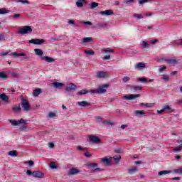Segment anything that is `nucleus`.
Instances as JSON below:
<instances>
[{
	"instance_id": "nucleus-4",
	"label": "nucleus",
	"mask_w": 182,
	"mask_h": 182,
	"mask_svg": "<svg viewBox=\"0 0 182 182\" xmlns=\"http://www.w3.org/2000/svg\"><path fill=\"white\" fill-rule=\"evenodd\" d=\"M9 122L11 123L12 126H18V124H23V126H26V124H28V121L22 118L20 119L18 122L12 119H10Z\"/></svg>"
},
{
	"instance_id": "nucleus-40",
	"label": "nucleus",
	"mask_w": 182,
	"mask_h": 182,
	"mask_svg": "<svg viewBox=\"0 0 182 182\" xmlns=\"http://www.w3.org/2000/svg\"><path fill=\"white\" fill-rule=\"evenodd\" d=\"M7 78H8V75H6L5 73L0 72V79H7Z\"/></svg>"
},
{
	"instance_id": "nucleus-50",
	"label": "nucleus",
	"mask_w": 182,
	"mask_h": 182,
	"mask_svg": "<svg viewBox=\"0 0 182 182\" xmlns=\"http://www.w3.org/2000/svg\"><path fill=\"white\" fill-rule=\"evenodd\" d=\"M181 147H182V144L179 145V147L174 148L173 150L174 151H180L181 150Z\"/></svg>"
},
{
	"instance_id": "nucleus-35",
	"label": "nucleus",
	"mask_w": 182,
	"mask_h": 182,
	"mask_svg": "<svg viewBox=\"0 0 182 182\" xmlns=\"http://www.w3.org/2000/svg\"><path fill=\"white\" fill-rule=\"evenodd\" d=\"M49 166H50V168H52L53 170L55 168H58V165L55 162H50Z\"/></svg>"
},
{
	"instance_id": "nucleus-38",
	"label": "nucleus",
	"mask_w": 182,
	"mask_h": 182,
	"mask_svg": "<svg viewBox=\"0 0 182 182\" xmlns=\"http://www.w3.org/2000/svg\"><path fill=\"white\" fill-rule=\"evenodd\" d=\"M134 18H136L137 19H143V15L140 14H134Z\"/></svg>"
},
{
	"instance_id": "nucleus-43",
	"label": "nucleus",
	"mask_w": 182,
	"mask_h": 182,
	"mask_svg": "<svg viewBox=\"0 0 182 182\" xmlns=\"http://www.w3.org/2000/svg\"><path fill=\"white\" fill-rule=\"evenodd\" d=\"M173 172L176 173V174H182V168L174 169Z\"/></svg>"
},
{
	"instance_id": "nucleus-9",
	"label": "nucleus",
	"mask_w": 182,
	"mask_h": 182,
	"mask_svg": "<svg viewBox=\"0 0 182 182\" xmlns=\"http://www.w3.org/2000/svg\"><path fill=\"white\" fill-rule=\"evenodd\" d=\"M136 97H140V94L123 96V99H124L125 100H133L136 99Z\"/></svg>"
},
{
	"instance_id": "nucleus-12",
	"label": "nucleus",
	"mask_w": 182,
	"mask_h": 182,
	"mask_svg": "<svg viewBox=\"0 0 182 182\" xmlns=\"http://www.w3.org/2000/svg\"><path fill=\"white\" fill-rule=\"evenodd\" d=\"M101 161L104 163L105 166H112V159L110 158L105 157L101 159Z\"/></svg>"
},
{
	"instance_id": "nucleus-46",
	"label": "nucleus",
	"mask_w": 182,
	"mask_h": 182,
	"mask_svg": "<svg viewBox=\"0 0 182 182\" xmlns=\"http://www.w3.org/2000/svg\"><path fill=\"white\" fill-rule=\"evenodd\" d=\"M82 25H88L90 26H92V25H93V23H92L90 21H83Z\"/></svg>"
},
{
	"instance_id": "nucleus-33",
	"label": "nucleus",
	"mask_w": 182,
	"mask_h": 182,
	"mask_svg": "<svg viewBox=\"0 0 182 182\" xmlns=\"http://www.w3.org/2000/svg\"><path fill=\"white\" fill-rule=\"evenodd\" d=\"M123 4H124L127 6H129L131 4H134V0H124Z\"/></svg>"
},
{
	"instance_id": "nucleus-8",
	"label": "nucleus",
	"mask_w": 182,
	"mask_h": 182,
	"mask_svg": "<svg viewBox=\"0 0 182 182\" xmlns=\"http://www.w3.org/2000/svg\"><path fill=\"white\" fill-rule=\"evenodd\" d=\"M79 173H80V171L76 168H70L68 172V176H76L77 174H79Z\"/></svg>"
},
{
	"instance_id": "nucleus-54",
	"label": "nucleus",
	"mask_w": 182,
	"mask_h": 182,
	"mask_svg": "<svg viewBox=\"0 0 182 182\" xmlns=\"http://www.w3.org/2000/svg\"><path fill=\"white\" fill-rule=\"evenodd\" d=\"M48 147L50 149H53L55 147V144L52 142L48 143Z\"/></svg>"
},
{
	"instance_id": "nucleus-16",
	"label": "nucleus",
	"mask_w": 182,
	"mask_h": 182,
	"mask_svg": "<svg viewBox=\"0 0 182 182\" xmlns=\"http://www.w3.org/2000/svg\"><path fill=\"white\" fill-rule=\"evenodd\" d=\"M94 28L96 29H106L107 28V23H97Z\"/></svg>"
},
{
	"instance_id": "nucleus-61",
	"label": "nucleus",
	"mask_w": 182,
	"mask_h": 182,
	"mask_svg": "<svg viewBox=\"0 0 182 182\" xmlns=\"http://www.w3.org/2000/svg\"><path fill=\"white\" fill-rule=\"evenodd\" d=\"M109 59H110V55H105L103 57L104 60H109Z\"/></svg>"
},
{
	"instance_id": "nucleus-23",
	"label": "nucleus",
	"mask_w": 182,
	"mask_h": 182,
	"mask_svg": "<svg viewBox=\"0 0 182 182\" xmlns=\"http://www.w3.org/2000/svg\"><path fill=\"white\" fill-rule=\"evenodd\" d=\"M113 159L116 164H119V163H120V161L122 160V156L115 155L113 156Z\"/></svg>"
},
{
	"instance_id": "nucleus-14",
	"label": "nucleus",
	"mask_w": 182,
	"mask_h": 182,
	"mask_svg": "<svg viewBox=\"0 0 182 182\" xmlns=\"http://www.w3.org/2000/svg\"><path fill=\"white\" fill-rule=\"evenodd\" d=\"M100 15L109 16L110 15H113L114 12L113 10H105L100 11Z\"/></svg>"
},
{
	"instance_id": "nucleus-39",
	"label": "nucleus",
	"mask_w": 182,
	"mask_h": 182,
	"mask_svg": "<svg viewBox=\"0 0 182 182\" xmlns=\"http://www.w3.org/2000/svg\"><path fill=\"white\" fill-rule=\"evenodd\" d=\"M48 119H52L53 117H56V113L55 112H50L48 116Z\"/></svg>"
},
{
	"instance_id": "nucleus-17",
	"label": "nucleus",
	"mask_w": 182,
	"mask_h": 182,
	"mask_svg": "<svg viewBox=\"0 0 182 182\" xmlns=\"http://www.w3.org/2000/svg\"><path fill=\"white\" fill-rule=\"evenodd\" d=\"M77 105L80 106V107H86L87 106H90V103L86 102V101H81V102H77Z\"/></svg>"
},
{
	"instance_id": "nucleus-49",
	"label": "nucleus",
	"mask_w": 182,
	"mask_h": 182,
	"mask_svg": "<svg viewBox=\"0 0 182 182\" xmlns=\"http://www.w3.org/2000/svg\"><path fill=\"white\" fill-rule=\"evenodd\" d=\"M25 163L26 164H30L31 167L35 164V162H33V161H26Z\"/></svg>"
},
{
	"instance_id": "nucleus-25",
	"label": "nucleus",
	"mask_w": 182,
	"mask_h": 182,
	"mask_svg": "<svg viewBox=\"0 0 182 182\" xmlns=\"http://www.w3.org/2000/svg\"><path fill=\"white\" fill-rule=\"evenodd\" d=\"M41 93H42V90L37 88L33 91V95L35 96V97H38Z\"/></svg>"
},
{
	"instance_id": "nucleus-37",
	"label": "nucleus",
	"mask_w": 182,
	"mask_h": 182,
	"mask_svg": "<svg viewBox=\"0 0 182 182\" xmlns=\"http://www.w3.org/2000/svg\"><path fill=\"white\" fill-rule=\"evenodd\" d=\"M99 6V4L96 2L91 3L90 9H95V8H97Z\"/></svg>"
},
{
	"instance_id": "nucleus-64",
	"label": "nucleus",
	"mask_w": 182,
	"mask_h": 182,
	"mask_svg": "<svg viewBox=\"0 0 182 182\" xmlns=\"http://www.w3.org/2000/svg\"><path fill=\"white\" fill-rule=\"evenodd\" d=\"M176 103V105H181L182 103V99L177 100Z\"/></svg>"
},
{
	"instance_id": "nucleus-52",
	"label": "nucleus",
	"mask_w": 182,
	"mask_h": 182,
	"mask_svg": "<svg viewBox=\"0 0 182 182\" xmlns=\"http://www.w3.org/2000/svg\"><path fill=\"white\" fill-rule=\"evenodd\" d=\"M97 166V164H95V163H93V164H89L87 165L88 167H92V168H95V167H96Z\"/></svg>"
},
{
	"instance_id": "nucleus-31",
	"label": "nucleus",
	"mask_w": 182,
	"mask_h": 182,
	"mask_svg": "<svg viewBox=\"0 0 182 182\" xmlns=\"http://www.w3.org/2000/svg\"><path fill=\"white\" fill-rule=\"evenodd\" d=\"M143 87L141 86H132L131 87V90H133V92H136V90H142Z\"/></svg>"
},
{
	"instance_id": "nucleus-51",
	"label": "nucleus",
	"mask_w": 182,
	"mask_h": 182,
	"mask_svg": "<svg viewBox=\"0 0 182 182\" xmlns=\"http://www.w3.org/2000/svg\"><path fill=\"white\" fill-rule=\"evenodd\" d=\"M162 79L165 80L166 82H168L169 77L167 75H163Z\"/></svg>"
},
{
	"instance_id": "nucleus-36",
	"label": "nucleus",
	"mask_w": 182,
	"mask_h": 182,
	"mask_svg": "<svg viewBox=\"0 0 182 182\" xmlns=\"http://www.w3.org/2000/svg\"><path fill=\"white\" fill-rule=\"evenodd\" d=\"M138 82H141L142 83H148L149 80H147L146 78L144 77H139L137 79Z\"/></svg>"
},
{
	"instance_id": "nucleus-42",
	"label": "nucleus",
	"mask_w": 182,
	"mask_h": 182,
	"mask_svg": "<svg viewBox=\"0 0 182 182\" xmlns=\"http://www.w3.org/2000/svg\"><path fill=\"white\" fill-rule=\"evenodd\" d=\"M103 168H94V169H92L90 171V173H95V171H103Z\"/></svg>"
},
{
	"instance_id": "nucleus-56",
	"label": "nucleus",
	"mask_w": 182,
	"mask_h": 182,
	"mask_svg": "<svg viewBox=\"0 0 182 182\" xmlns=\"http://www.w3.org/2000/svg\"><path fill=\"white\" fill-rule=\"evenodd\" d=\"M26 174H27V176H33V172H32V171H31V170H27Z\"/></svg>"
},
{
	"instance_id": "nucleus-6",
	"label": "nucleus",
	"mask_w": 182,
	"mask_h": 182,
	"mask_svg": "<svg viewBox=\"0 0 182 182\" xmlns=\"http://www.w3.org/2000/svg\"><path fill=\"white\" fill-rule=\"evenodd\" d=\"M77 88V86H76V85L70 83L67 85V87H65V92L70 93V92H75V90H76Z\"/></svg>"
},
{
	"instance_id": "nucleus-44",
	"label": "nucleus",
	"mask_w": 182,
	"mask_h": 182,
	"mask_svg": "<svg viewBox=\"0 0 182 182\" xmlns=\"http://www.w3.org/2000/svg\"><path fill=\"white\" fill-rule=\"evenodd\" d=\"M129 80H130V77H128V76H125L122 79V82H124V83H126L127 82H129Z\"/></svg>"
},
{
	"instance_id": "nucleus-60",
	"label": "nucleus",
	"mask_w": 182,
	"mask_h": 182,
	"mask_svg": "<svg viewBox=\"0 0 182 182\" xmlns=\"http://www.w3.org/2000/svg\"><path fill=\"white\" fill-rule=\"evenodd\" d=\"M27 129H28V127H26V126L20 127V128H19L21 132H23L24 130H26Z\"/></svg>"
},
{
	"instance_id": "nucleus-47",
	"label": "nucleus",
	"mask_w": 182,
	"mask_h": 182,
	"mask_svg": "<svg viewBox=\"0 0 182 182\" xmlns=\"http://www.w3.org/2000/svg\"><path fill=\"white\" fill-rule=\"evenodd\" d=\"M149 44H147V42L146 41H142V49H145V48H147Z\"/></svg>"
},
{
	"instance_id": "nucleus-15",
	"label": "nucleus",
	"mask_w": 182,
	"mask_h": 182,
	"mask_svg": "<svg viewBox=\"0 0 182 182\" xmlns=\"http://www.w3.org/2000/svg\"><path fill=\"white\" fill-rule=\"evenodd\" d=\"M33 177H34L35 178H42V177H43V173L39 171H33Z\"/></svg>"
},
{
	"instance_id": "nucleus-29",
	"label": "nucleus",
	"mask_w": 182,
	"mask_h": 182,
	"mask_svg": "<svg viewBox=\"0 0 182 182\" xmlns=\"http://www.w3.org/2000/svg\"><path fill=\"white\" fill-rule=\"evenodd\" d=\"M135 116H144L146 114V112L141 111V110H136L134 112Z\"/></svg>"
},
{
	"instance_id": "nucleus-32",
	"label": "nucleus",
	"mask_w": 182,
	"mask_h": 182,
	"mask_svg": "<svg viewBox=\"0 0 182 182\" xmlns=\"http://www.w3.org/2000/svg\"><path fill=\"white\" fill-rule=\"evenodd\" d=\"M139 106H145V107H153L154 106V103H140Z\"/></svg>"
},
{
	"instance_id": "nucleus-58",
	"label": "nucleus",
	"mask_w": 182,
	"mask_h": 182,
	"mask_svg": "<svg viewBox=\"0 0 182 182\" xmlns=\"http://www.w3.org/2000/svg\"><path fill=\"white\" fill-rule=\"evenodd\" d=\"M83 156H85V157H87V159H90V157H92V154L88 153H84Z\"/></svg>"
},
{
	"instance_id": "nucleus-24",
	"label": "nucleus",
	"mask_w": 182,
	"mask_h": 182,
	"mask_svg": "<svg viewBox=\"0 0 182 182\" xmlns=\"http://www.w3.org/2000/svg\"><path fill=\"white\" fill-rule=\"evenodd\" d=\"M139 169H138L137 166H134V167L128 169V173L129 174H134Z\"/></svg>"
},
{
	"instance_id": "nucleus-20",
	"label": "nucleus",
	"mask_w": 182,
	"mask_h": 182,
	"mask_svg": "<svg viewBox=\"0 0 182 182\" xmlns=\"http://www.w3.org/2000/svg\"><path fill=\"white\" fill-rule=\"evenodd\" d=\"M146 68V64L143 63H139L135 65V69H138L139 70H141Z\"/></svg>"
},
{
	"instance_id": "nucleus-57",
	"label": "nucleus",
	"mask_w": 182,
	"mask_h": 182,
	"mask_svg": "<svg viewBox=\"0 0 182 182\" xmlns=\"http://www.w3.org/2000/svg\"><path fill=\"white\" fill-rule=\"evenodd\" d=\"M114 153H117V154L122 153V149L121 148H118V149H114Z\"/></svg>"
},
{
	"instance_id": "nucleus-22",
	"label": "nucleus",
	"mask_w": 182,
	"mask_h": 182,
	"mask_svg": "<svg viewBox=\"0 0 182 182\" xmlns=\"http://www.w3.org/2000/svg\"><path fill=\"white\" fill-rule=\"evenodd\" d=\"M63 83L62 82H53V87H55V89H62V87H63Z\"/></svg>"
},
{
	"instance_id": "nucleus-26",
	"label": "nucleus",
	"mask_w": 182,
	"mask_h": 182,
	"mask_svg": "<svg viewBox=\"0 0 182 182\" xmlns=\"http://www.w3.org/2000/svg\"><path fill=\"white\" fill-rule=\"evenodd\" d=\"M83 4H86V1L85 0H78L76 2V5L78 8H82L83 6Z\"/></svg>"
},
{
	"instance_id": "nucleus-10",
	"label": "nucleus",
	"mask_w": 182,
	"mask_h": 182,
	"mask_svg": "<svg viewBox=\"0 0 182 182\" xmlns=\"http://www.w3.org/2000/svg\"><path fill=\"white\" fill-rule=\"evenodd\" d=\"M11 55H13V58H16L18 56H23L24 60H29L30 59L28 56H26V53H18L16 52H14V53H11Z\"/></svg>"
},
{
	"instance_id": "nucleus-21",
	"label": "nucleus",
	"mask_w": 182,
	"mask_h": 182,
	"mask_svg": "<svg viewBox=\"0 0 182 182\" xmlns=\"http://www.w3.org/2000/svg\"><path fill=\"white\" fill-rule=\"evenodd\" d=\"M164 112L166 113H173L174 112V109L171 108L169 105H166L163 107Z\"/></svg>"
},
{
	"instance_id": "nucleus-11",
	"label": "nucleus",
	"mask_w": 182,
	"mask_h": 182,
	"mask_svg": "<svg viewBox=\"0 0 182 182\" xmlns=\"http://www.w3.org/2000/svg\"><path fill=\"white\" fill-rule=\"evenodd\" d=\"M41 60L47 62V63H53L55 62V58L49 56H41Z\"/></svg>"
},
{
	"instance_id": "nucleus-41",
	"label": "nucleus",
	"mask_w": 182,
	"mask_h": 182,
	"mask_svg": "<svg viewBox=\"0 0 182 182\" xmlns=\"http://www.w3.org/2000/svg\"><path fill=\"white\" fill-rule=\"evenodd\" d=\"M84 53H85V55H95V51L94 50H84Z\"/></svg>"
},
{
	"instance_id": "nucleus-59",
	"label": "nucleus",
	"mask_w": 182,
	"mask_h": 182,
	"mask_svg": "<svg viewBox=\"0 0 182 182\" xmlns=\"http://www.w3.org/2000/svg\"><path fill=\"white\" fill-rule=\"evenodd\" d=\"M11 76H13V77H19V74L16 73H12Z\"/></svg>"
},
{
	"instance_id": "nucleus-34",
	"label": "nucleus",
	"mask_w": 182,
	"mask_h": 182,
	"mask_svg": "<svg viewBox=\"0 0 182 182\" xmlns=\"http://www.w3.org/2000/svg\"><path fill=\"white\" fill-rule=\"evenodd\" d=\"M9 156H11V157H16V156H18V152L15 150L10 151L9 152Z\"/></svg>"
},
{
	"instance_id": "nucleus-63",
	"label": "nucleus",
	"mask_w": 182,
	"mask_h": 182,
	"mask_svg": "<svg viewBox=\"0 0 182 182\" xmlns=\"http://www.w3.org/2000/svg\"><path fill=\"white\" fill-rule=\"evenodd\" d=\"M77 150L86 151V148H82L81 146H78Z\"/></svg>"
},
{
	"instance_id": "nucleus-3",
	"label": "nucleus",
	"mask_w": 182,
	"mask_h": 182,
	"mask_svg": "<svg viewBox=\"0 0 182 182\" xmlns=\"http://www.w3.org/2000/svg\"><path fill=\"white\" fill-rule=\"evenodd\" d=\"M21 107L24 112H29L31 110V104L28 102V100L23 98L21 101Z\"/></svg>"
},
{
	"instance_id": "nucleus-48",
	"label": "nucleus",
	"mask_w": 182,
	"mask_h": 182,
	"mask_svg": "<svg viewBox=\"0 0 182 182\" xmlns=\"http://www.w3.org/2000/svg\"><path fill=\"white\" fill-rule=\"evenodd\" d=\"M14 112H21V107H13Z\"/></svg>"
},
{
	"instance_id": "nucleus-53",
	"label": "nucleus",
	"mask_w": 182,
	"mask_h": 182,
	"mask_svg": "<svg viewBox=\"0 0 182 182\" xmlns=\"http://www.w3.org/2000/svg\"><path fill=\"white\" fill-rule=\"evenodd\" d=\"M5 14H8L6 10L0 9V15H5Z\"/></svg>"
},
{
	"instance_id": "nucleus-55",
	"label": "nucleus",
	"mask_w": 182,
	"mask_h": 182,
	"mask_svg": "<svg viewBox=\"0 0 182 182\" xmlns=\"http://www.w3.org/2000/svg\"><path fill=\"white\" fill-rule=\"evenodd\" d=\"M156 113H158V114H163V113H165L164 108H163V109H161V110H157V111H156Z\"/></svg>"
},
{
	"instance_id": "nucleus-2",
	"label": "nucleus",
	"mask_w": 182,
	"mask_h": 182,
	"mask_svg": "<svg viewBox=\"0 0 182 182\" xmlns=\"http://www.w3.org/2000/svg\"><path fill=\"white\" fill-rule=\"evenodd\" d=\"M17 33L20 35H27L28 33H32V26H25L17 31Z\"/></svg>"
},
{
	"instance_id": "nucleus-13",
	"label": "nucleus",
	"mask_w": 182,
	"mask_h": 182,
	"mask_svg": "<svg viewBox=\"0 0 182 182\" xmlns=\"http://www.w3.org/2000/svg\"><path fill=\"white\" fill-rule=\"evenodd\" d=\"M106 76H107V73H106L105 71H100V72L97 73V75H96V77L97 79H105V77H106Z\"/></svg>"
},
{
	"instance_id": "nucleus-18",
	"label": "nucleus",
	"mask_w": 182,
	"mask_h": 182,
	"mask_svg": "<svg viewBox=\"0 0 182 182\" xmlns=\"http://www.w3.org/2000/svg\"><path fill=\"white\" fill-rule=\"evenodd\" d=\"M0 99L3 102H4V103H8V100H9V97H8V95H6V94L3 93V94L0 95Z\"/></svg>"
},
{
	"instance_id": "nucleus-27",
	"label": "nucleus",
	"mask_w": 182,
	"mask_h": 182,
	"mask_svg": "<svg viewBox=\"0 0 182 182\" xmlns=\"http://www.w3.org/2000/svg\"><path fill=\"white\" fill-rule=\"evenodd\" d=\"M171 171H167V170H164L161 171L158 173V176H166V174H170L171 173Z\"/></svg>"
},
{
	"instance_id": "nucleus-5",
	"label": "nucleus",
	"mask_w": 182,
	"mask_h": 182,
	"mask_svg": "<svg viewBox=\"0 0 182 182\" xmlns=\"http://www.w3.org/2000/svg\"><path fill=\"white\" fill-rule=\"evenodd\" d=\"M88 141L94 143V144H99V143L102 142V139L97 136H90Z\"/></svg>"
},
{
	"instance_id": "nucleus-7",
	"label": "nucleus",
	"mask_w": 182,
	"mask_h": 182,
	"mask_svg": "<svg viewBox=\"0 0 182 182\" xmlns=\"http://www.w3.org/2000/svg\"><path fill=\"white\" fill-rule=\"evenodd\" d=\"M29 43H33V45H42L45 43V39H39V38H33L30 40Z\"/></svg>"
},
{
	"instance_id": "nucleus-30",
	"label": "nucleus",
	"mask_w": 182,
	"mask_h": 182,
	"mask_svg": "<svg viewBox=\"0 0 182 182\" xmlns=\"http://www.w3.org/2000/svg\"><path fill=\"white\" fill-rule=\"evenodd\" d=\"M165 62H167V63H173V65H177V59H166L165 60Z\"/></svg>"
},
{
	"instance_id": "nucleus-19",
	"label": "nucleus",
	"mask_w": 182,
	"mask_h": 182,
	"mask_svg": "<svg viewBox=\"0 0 182 182\" xmlns=\"http://www.w3.org/2000/svg\"><path fill=\"white\" fill-rule=\"evenodd\" d=\"M34 52L37 56H40L41 59H42V56H43V51L40 48H36L34 49Z\"/></svg>"
},
{
	"instance_id": "nucleus-1",
	"label": "nucleus",
	"mask_w": 182,
	"mask_h": 182,
	"mask_svg": "<svg viewBox=\"0 0 182 182\" xmlns=\"http://www.w3.org/2000/svg\"><path fill=\"white\" fill-rule=\"evenodd\" d=\"M107 87H109V85L107 84H104L102 86H100L98 89L95 90H87L86 89L80 90L77 95H87V93H106L107 90L106 89H107Z\"/></svg>"
},
{
	"instance_id": "nucleus-62",
	"label": "nucleus",
	"mask_w": 182,
	"mask_h": 182,
	"mask_svg": "<svg viewBox=\"0 0 182 182\" xmlns=\"http://www.w3.org/2000/svg\"><path fill=\"white\" fill-rule=\"evenodd\" d=\"M21 16V14H16L13 16L14 19H16L17 18H19Z\"/></svg>"
},
{
	"instance_id": "nucleus-45",
	"label": "nucleus",
	"mask_w": 182,
	"mask_h": 182,
	"mask_svg": "<svg viewBox=\"0 0 182 182\" xmlns=\"http://www.w3.org/2000/svg\"><path fill=\"white\" fill-rule=\"evenodd\" d=\"M102 52H109L110 53H113L114 50L107 48L102 50Z\"/></svg>"
},
{
	"instance_id": "nucleus-28",
	"label": "nucleus",
	"mask_w": 182,
	"mask_h": 182,
	"mask_svg": "<svg viewBox=\"0 0 182 182\" xmlns=\"http://www.w3.org/2000/svg\"><path fill=\"white\" fill-rule=\"evenodd\" d=\"M93 38L92 37H85L82 38V43H89V42H92Z\"/></svg>"
}]
</instances>
